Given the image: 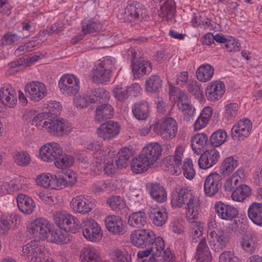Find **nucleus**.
<instances>
[{
    "mask_svg": "<svg viewBox=\"0 0 262 262\" xmlns=\"http://www.w3.org/2000/svg\"><path fill=\"white\" fill-rule=\"evenodd\" d=\"M36 241H31L23 247L22 256L28 262H35L39 258L40 249L38 247Z\"/></svg>",
    "mask_w": 262,
    "mask_h": 262,
    "instance_id": "a878e982",
    "label": "nucleus"
},
{
    "mask_svg": "<svg viewBox=\"0 0 262 262\" xmlns=\"http://www.w3.org/2000/svg\"><path fill=\"white\" fill-rule=\"evenodd\" d=\"M131 66L135 78H140L144 75L148 74L152 70V64L150 62L144 59L138 62H134V64Z\"/></svg>",
    "mask_w": 262,
    "mask_h": 262,
    "instance_id": "72a5a7b5",
    "label": "nucleus"
},
{
    "mask_svg": "<svg viewBox=\"0 0 262 262\" xmlns=\"http://www.w3.org/2000/svg\"><path fill=\"white\" fill-rule=\"evenodd\" d=\"M111 259L114 262H131V256L126 251L116 249L111 253Z\"/></svg>",
    "mask_w": 262,
    "mask_h": 262,
    "instance_id": "603ef678",
    "label": "nucleus"
},
{
    "mask_svg": "<svg viewBox=\"0 0 262 262\" xmlns=\"http://www.w3.org/2000/svg\"><path fill=\"white\" fill-rule=\"evenodd\" d=\"M158 237L150 229H138L135 230L130 235V243L135 247L143 249L153 246L157 243Z\"/></svg>",
    "mask_w": 262,
    "mask_h": 262,
    "instance_id": "39448f33",
    "label": "nucleus"
},
{
    "mask_svg": "<svg viewBox=\"0 0 262 262\" xmlns=\"http://www.w3.org/2000/svg\"><path fill=\"white\" fill-rule=\"evenodd\" d=\"M205 92L208 100L212 101L219 100L225 92V84L220 80L213 81L208 84Z\"/></svg>",
    "mask_w": 262,
    "mask_h": 262,
    "instance_id": "4be33fe9",
    "label": "nucleus"
},
{
    "mask_svg": "<svg viewBox=\"0 0 262 262\" xmlns=\"http://www.w3.org/2000/svg\"><path fill=\"white\" fill-rule=\"evenodd\" d=\"M53 218L57 226L66 232L76 233L81 229L79 220L70 213L57 212L54 214Z\"/></svg>",
    "mask_w": 262,
    "mask_h": 262,
    "instance_id": "20e7f679",
    "label": "nucleus"
},
{
    "mask_svg": "<svg viewBox=\"0 0 262 262\" xmlns=\"http://www.w3.org/2000/svg\"><path fill=\"white\" fill-rule=\"evenodd\" d=\"M58 86L63 94L74 96L80 89L79 80L74 75L64 74L60 78Z\"/></svg>",
    "mask_w": 262,
    "mask_h": 262,
    "instance_id": "6e6552de",
    "label": "nucleus"
},
{
    "mask_svg": "<svg viewBox=\"0 0 262 262\" xmlns=\"http://www.w3.org/2000/svg\"><path fill=\"white\" fill-rule=\"evenodd\" d=\"M147 190L151 198L159 203H163L167 200V192L165 188L158 183H150L147 186Z\"/></svg>",
    "mask_w": 262,
    "mask_h": 262,
    "instance_id": "bb28decb",
    "label": "nucleus"
},
{
    "mask_svg": "<svg viewBox=\"0 0 262 262\" xmlns=\"http://www.w3.org/2000/svg\"><path fill=\"white\" fill-rule=\"evenodd\" d=\"M191 144L194 153L200 155L202 151L210 147L208 136L204 133L194 135L191 138Z\"/></svg>",
    "mask_w": 262,
    "mask_h": 262,
    "instance_id": "393cba45",
    "label": "nucleus"
},
{
    "mask_svg": "<svg viewBox=\"0 0 262 262\" xmlns=\"http://www.w3.org/2000/svg\"><path fill=\"white\" fill-rule=\"evenodd\" d=\"M101 29V24L98 21L91 19L88 23L83 24L82 31L84 34H92L98 32Z\"/></svg>",
    "mask_w": 262,
    "mask_h": 262,
    "instance_id": "864d4df0",
    "label": "nucleus"
},
{
    "mask_svg": "<svg viewBox=\"0 0 262 262\" xmlns=\"http://www.w3.org/2000/svg\"><path fill=\"white\" fill-rule=\"evenodd\" d=\"M131 156L130 150L126 147L121 148L118 152V158L116 160V166L117 168L122 169L126 167L129 163Z\"/></svg>",
    "mask_w": 262,
    "mask_h": 262,
    "instance_id": "de8ad7c7",
    "label": "nucleus"
},
{
    "mask_svg": "<svg viewBox=\"0 0 262 262\" xmlns=\"http://www.w3.org/2000/svg\"><path fill=\"white\" fill-rule=\"evenodd\" d=\"M19 222V217L15 214L2 217L0 220V233H6L11 227L15 226Z\"/></svg>",
    "mask_w": 262,
    "mask_h": 262,
    "instance_id": "c03bdc74",
    "label": "nucleus"
},
{
    "mask_svg": "<svg viewBox=\"0 0 262 262\" xmlns=\"http://www.w3.org/2000/svg\"><path fill=\"white\" fill-rule=\"evenodd\" d=\"M164 242L161 236H158L157 243L153 246L147 247L144 250H140L137 254L139 258H143L147 257L151 254V256L149 258V262H157L158 258L160 257L162 254L165 253Z\"/></svg>",
    "mask_w": 262,
    "mask_h": 262,
    "instance_id": "9d476101",
    "label": "nucleus"
},
{
    "mask_svg": "<svg viewBox=\"0 0 262 262\" xmlns=\"http://www.w3.org/2000/svg\"><path fill=\"white\" fill-rule=\"evenodd\" d=\"M132 112L137 119L145 120L149 115L148 103L145 100L134 103L132 107Z\"/></svg>",
    "mask_w": 262,
    "mask_h": 262,
    "instance_id": "e433bc0d",
    "label": "nucleus"
},
{
    "mask_svg": "<svg viewBox=\"0 0 262 262\" xmlns=\"http://www.w3.org/2000/svg\"><path fill=\"white\" fill-rule=\"evenodd\" d=\"M174 12L175 7L173 0H166L160 7L159 15L162 17L172 15Z\"/></svg>",
    "mask_w": 262,
    "mask_h": 262,
    "instance_id": "6e6d98bb",
    "label": "nucleus"
},
{
    "mask_svg": "<svg viewBox=\"0 0 262 262\" xmlns=\"http://www.w3.org/2000/svg\"><path fill=\"white\" fill-rule=\"evenodd\" d=\"M114 58L111 56L103 57L93 70V81L97 84H104L109 81L114 69Z\"/></svg>",
    "mask_w": 262,
    "mask_h": 262,
    "instance_id": "7ed1b4c3",
    "label": "nucleus"
},
{
    "mask_svg": "<svg viewBox=\"0 0 262 262\" xmlns=\"http://www.w3.org/2000/svg\"><path fill=\"white\" fill-rule=\"evenodd\" d=\"M227 133L224 129H219L214 131L209 139V145L215 148L223 144L226 141Z\"/></svg>",
    "mask_w": 262,
    "mask_h": 262,
    "instance_id": "58836bf2",
    "label": "nucleus"
},
{
    "mask_svg": "<svg viewBox=\"0 0 262 262\" xmlns=\"http://www.w3.org/2000/svg\"><path fill=\"white\" fill-rule=\"evenodd\" d=\"M184 204L186 207L187 220L190 223L196 221L198 217L200 208L199 200L196 198L190 189L186 187H182L171 195V204L173 208L181 207Z\"/></svg>",
    "mask_w": 262,
    "mask_h": 262,
    "instance_id": "f257e3e1",
    "label": "nucleus"
},
{
    "mask_svg": "<svg viewBox=\"0 0 262 262\" xmlns=\"http://www.w3.org/2000/svg\"><path fill=\"white\" fill-rule=\"evenodd\" d=\"M238 165V161L234 157L231 156L226 158L222 162L220 168V172L222 176H229Z\"/></svg>",
    "mask_w": 262,
    "mask_h": 262,
    "instance_id": "37998d69",
    "label": "nucleus"
},
{
    "mask_svg": "<svg viewBox=\"0 0 262 262\" xmlns=\"http://www.w3.org/2000/svg\"><path fill=\"white\" fill-rule=\"evenodd\" d=\"M222 186V176L217 172H212L206 177L204 181L205 194L207 196H213L219 191Z\"/></svg>",
    "mask_w": 262,
    "mask_h": 262,
    "instance_id": "ddd939ff",
    "label": "nucleus"
},
{
    "mask_svg": "<svg viewBox=\"0 0 262 262\" xmlns=\"http://www.w3.org/2000/svg\"><path fill=\"white\" fill-rule=\"evenodd\" d=\"M163 81L158 75H152L145 81V90L150 93L160 91L162 87Z\"/></svg>",
    "mask_w": 262,
    "mask_h": 262,
    "instance_id": "79ce46f5",
    "label": "nucleus"
},
{
    "mask_svg": "<svg viewBox=\"0 0 262 262\" xmlns=\"http://www.w3.org/2000/svg\"><path fill=\"white\" fill-rule=\"evenodd\" d=\"M252 123L249 119L239 120L231 128V137L233 140L243 141L247 138L252 129Z\"/></svg>",
    "mask_w": 262,
    "mask_h": 262,
    "instance_id": "f8f14e48",
    "label": "nucleus"
},
{
    "mask_svg": "<svg viewBox=\"0 0 262 262\" xmlns=\"http://www.w3.org/2000/svg\"><path fill=\"white\" fill-rule=\"evenodd\" d=\"M215 211L220 218L227 221H231L238 215V211L235 207L225 204L222 202L216 203Z\"/></svg>",
    "mask_w": 262,
    "mask_h": 262,
    "instance_id": "5701e85b",
    "label": "nucleus"
},
{
    "mask_svg": "<svg viewBox=\"0 0 262 262\" xmlns=\"http://www.w3.org/2000/svg\"><path fill=\"white\" fill-rule=\"evenodd\" d=\"M88 95L90 103L95 107L110 99V93L103 88L93 89Z\"/></svg>",
    "mask_w": 262,
    "mask_h": 262,
    "instance_id": "c756f323",
    "label": "nucleus"
},
{
    "mask_svg": "<svg viewBox=\"0 0 262 262\" xmlns=\"http://www.w3.org/2000/svg\"><path fill=\"white\" fill-rule=\"evenodd\" d=\"M239 183L240 181L238 180V177L231 176L226 180L224 185V189L226 191H231L237 187L236 186Z\"/></svg>",
    "mask_w": 262,
    "mask_h": 262,
    "instance_id": "69168bd1",
    "label": "nucleus"
},
{
    "mask_svg": "<svg viewBox=\"0 0 262 262\" xmlns=\"http://www.w3.org/2000/svg\"><path fill=\"white\" fill-rule=\"evenodd\" d=\"M107 230L115 235H123L126 232V226L119 215H110L105 219Z\"/></svg>",
    "mask_w": 262,
    "mask_h": 262,
    "instance_id": "aec40b11",
    "label": "nucleus"
},
{
    "mask_svg": "<svg viewBox=\"0 0 262 262\" xmlns=\"http://www.w3.org/2000/svg\"><path fill=\"white\" fill-rule=\"evenodd\" d=\"M196 258L198 262L211 261L212 256L205 238H203L197 246Z\"/></svg>",
    "mask_w": 262,
    "mask_h": 262,
    "instance_id": "473e14b6",
    "label": "nucleus"
},
{
    "mask_svg": "<svg viewBox=\"0 0 262 262\" xmlns=\"http://www.w3.org/2000/svg\"><path fill=\"white\" fill-rule=\"evenodd\" d=\"M248 215L254 224L262 227V204L256 202L251 204L248 210Z\"/></svg>",
    "mask_w": 262,
    "mask_h": 262,
    "instance_id": "7c9ffc66",
    "label": "nucleus"
},
{
    "mask_svg": "<svg viewBox=\"0 0 262 262\" xmlns=\"http://www.w3.org/2000/svg\"><path fill=\"white\" fill-rule=\"evenodd\" d=\"M67 234L66 232L63 233L61 230H51V238L50 240L58 244H64L69 241Z\"/></svg>",
    "mask_w": 262,
    "mask_h": 262,
    "instance_id": "13d9d810",
    "label": "nucleus"
},
{
    "mask_svg": "<svg viewBox=\"0 0 262 262\" xmlns=\"http://www.w3.org/2000/svg\"><path fill=\"white\" fill-rule=\"evenodd\" d=\"M183 171L184 176L187 179L191 180L193 178L195 175V171L193 168L191 160L188 159L185 160L183 163Z\"/></svg>",
    "mask_w": 262,
    "mask_h": 262,
    "instance_id": "e2e57ef3",
    "label": "nucleus"
},
{
    "mask_svg": "<svg viewBox=\"0 0 262 262\" xmlns=\"http://www.w3.org/2000/svg\"><path fill=\"white\" fill-rule=\"evenodd\" d=\"M128 88L126 87L117 85L113 89L114 97L120 101H122L128 97Z\"/></svg>",
    "mask_w": 262,
    "mask_h": 262,
    "instance_id": "0e129e2a",
    "label": "nucleus"
},
{
    "mask_svg": "<svg viewBox=\"0 0 262 262\" xmlns=\"http://www.w3.org/2000/svg\"><path fill=\"white\" fill-rule=\"evenodd\" d=\"M71 204L75 211L81 214L87 213L92 209V205L91 203L81 196L73 199Z\"/></svg>",
    "mask_w": 262,
    "mask_h": 262,
    "instance_id": "2f4dec72",
    "label": "nucleus"
},
{
    "mask_svg": "<svg viewBox=\"0 0 262 262\" xmlns=\"http://www.w3.org/2000/svg\"><path fill=\"white\" fill-rule=\"evenodd\" d=\"M120 126L116 121L110 120L102 123L97 129L99 137L104 140H109L116 137L120 133Z\"/></svg>",
    "mask_w": 262,
    "mask_h": 262,
    "instance_id": "4468645a",
    "label": "nucleus"
},
{
    "mask_svg": "<svg viewBox=\"0 0 262 262\" xmlns=\"http://www.w3.org/2000/svg\"><path fill=\"white\" fill-rule=\"evenodd\" d=\"M143 9L137 1H129L123 13V19L126 23H137L140 20Z\"/></svg>",
    "mask_w": 262,
    "mask_h": 262,
    "instance_id": "2eb2a0df",
    "label": "nucleus"
},
{
    "mask_svg": "<svg viewBox=\"0 0 262 262\" xmlns=\"http://www.w3.org/2000/svg\"><path fill=\"white\" fill-rule=\"evenodd\" d=\"M148 215L153 224L157 227L162 226L167 220V213L164 209H152Z\"/></svg>",
    "mask_w": 262,
    "mask_h": 262,
    "instance_id": "c9c22d12",
    "label": "nucleus"
},
{
    "mask_svg": "<svg viewBox=\"0 0 262 262\" xmlns=\"http://www.w3.org/2000/svg\"><path fill=\"white\" fill-rule=\"evenodd\" d=\"M28 231L30 236L35 240H45L51 233V225L44 218L35 219L28 226Z\"/></svg>",
    "mask_w": 262,
    "mask_h": 262,
    "instance_id": "423d86ee",
    "label": "nucleus"
},
{
    "mask_svg": "<svg viewBox=\"0 0 262 262\" xmlns=\"http://www.w3.org/2000/svg\"><path fill=\"white\" fill-rule=\"evenodd\" d=\"M107 101H105L96 107L95 121L99 123L111 119L114 116V108Z\"/></svg>",
    "mask_w": 262,
    "mask_h": 262,
    "instance_id": "b1692460",
    "label": "nucleus"
},
{
    "mask_svg": "<svg viewBox=\"0 0 262 262\" xmlns=\"http://www.w3.org/2000/svg\"><path fill=\"white\" fill-rule=\"evenodd\" d=\"M17 203L19 210L26 214L32 213L35 208L33 200L25 194H19L17 197Z\"/></svg>",
    "mask_w": 262,
    "mask_h": 262,
    "instance_id": "f704fd0d",
    "label": "nucleus"
},
{
    "mask_svg": "<svg viewBox=\"0 0 262 262\" xmlns=\"http://www.w3.org/2000/svg\"><path fill=\"white\" fill-rule=\"evenodd\" d=\"M40 159L46 162L54 161L55 165L61 169L71 166L74 163L72 156L63 154L62 148L56 142L42 146L39 149Z\"/></svg>",
    "mask_w": 262,
    "mask_h": 262,
    "instance_id": "f03ea898",
    "label": "nucleus"
},
{
    "mask_svg": "<svg viewBox=\"0 0 262 262\" xmlns=\"http://www.w3.org/2000/svg\"><path fill=\"white\" fill-rule=\"evenodd\" d=\"M84 237L91 242L99 241L102 236L101 228L94 220L85 219L81 224Z\"/></svg>",
    "mask_w": 262,
    "mask_h": 262,
    "instance_id": "1a4fd4ad",
    "label": "nucleus"
},
{
    "mask_svg": "<svg viewBox=\"0 0 262 262\" xmlns=\"http://www.w3.org/2000/svg\"><path fill=\"white\" fill-rule=\"evenodd\" d=\"M15 163L21 166H27L30 162L31 158L27 151H21L17 152L13 156Z\"/></svg>",
    "mask_w": 262,
    "mask_h": 262,
    "instance_id": "5fc2aeb1",
    "label": "nucleus"
},
{
    "mask_svg": "<svg viewBox=\"0 0 262 262\" xmlns=\"http://www.w3.org/2000/svg\"><path fill=\"white\" fill-rule=\"evenodd\" d=\"M241 245L246 253L252 254L257 247L256 238L251 235H246L242 239Z\"/></svg>",
    "mask_w": 262,
    "mask_h": 262,
    "instance_id": "49530a36",
    "label": "nucleus"
},
{
    "mask_svg": "<svg viewBox=\"0 0 262 262\" xmlns=\"http://www.w3.org/2000/svg\"><path fill=\"white\" fill-rule=\"evenodd\" d=\"M174 95L178 98L177 106L179 109L183 112L188 110L190 105L188 103L184 102V99L186 97L184 92L178 89L175 91Z\"/></svg>",
    "mask_w": 262,
    "mask_h": 262,
    "instance_id": "052dcab7",
    "label": "nucleus"
},
{
    "mask_svg": "<svg viewBox=\"0 0 262 262\" xmlns=\"http://www.w3.org/2000/svg\"><path fill=\"white\" fill-rule=\"evenodd\" d=\"M150 165L148 160L141 154L138 157L134 158L131 163L132 170L137 174L146 171Z\"/></svg>",
    "mask_w": 262,
    "mask_h": 262,
    "instance_id": "ea45409f",
    "label": "nucleus"
},
{
    "mask_svg": "<svg viewBox=\"0 0 262 262\" xmlns=\"http://www.w3.org/2000/svg\"><path fill=\"white\" fill-rule=\"evenodd\" d=\"M42 127L54 136L60 137L67 135L70 131V127L62 119H48L44 121Z\"/></svg>",
    "mask_w": 262,
    "mask_h": 262,
    "instance_id": "9b49d317",
    "label": "nucleus"
},
{
    "mask_svg": "<svg viewBox=\"0 0 262 262\" xmlns=\"http://www.w3.org/2000/svg\"><path fill=\"white\" fill-rule=\"evenodd\" d=\"M228 242L227 235L224 230L212 231L209 233V246L216 252H220L225 248Z\"/></svg>",
    "mask_w": 262,
    "mask_h": 262,
    "instance_id": "6ab92c4d",
    "label": "nucleus"
},
{
    "mask_svg": "<svg viewBox=\"0 0 262 262\" xmlns=\"http://www.w3.org/2000/svg\"><path fill=\"white\" fill-rule=\"evenodd\" d=\"M162 147L157 142L148 144L142 150V155L145 157L150 164L155 162L161 155Z\"/></svg>",
    "mask_w": 262,
    "mask_h": 262,
    "instance_id": "c85d7f7f",
    "label": "nucleus"
},
{
    "mask_svg": "<svg viewBox=\"0 0 262 262\" xmlns=\"http://www.w3.org/2000/svg\"><path fill=\"white\" fill-rule=\"evenodd\" d=\"M25 93L31 100L38 102L46 96V86L41 82L33 81L26 85Z\"/></svg>",
    "mask_w": 262,
    "mask_h": 262,
    "instance_id": "f3484780",
    "label": "nucleus"
},
{
    "mask_svg": "<svg viewBox=\"0 0 262 262\" xmlns=\"http://www.w3.org/2000/svg\"><path fill=\"white\" fill-rule=\"evenodd\" d=\"M153 130L163 139L169 140L174 138L178 131L177 123L172 118H167L160 123L153 125Z\"/></svg>",
    "mask_w": 262,
    "mask_h": 262,
    "instance_id": "0eeeda50",
    "label": "nucleus"
},
{
    "mask_svg": "<svg viewBox=\"0 0 262 262\" xmlns=\"http://www.w3.org/2000/svg\"><path fill=\"white\" fill-rule=\"evenodd\" d=\"M146 219L145 213L143 211H139L133 212L129 215L127 223L132 227L140 228L146 225Z\"/></svg>",
    "mask_w": 262,
    "mask_h": 262,
    "instance_id": "4c0bfd02",
    "label": "nucleus"
},
{
    "mask_svg": "<svg viewBox=\"0 0 262 262\" xmlns=\"http://www.w3.org/2000/svg\"><path fill=\"white\" fill-rule=\"evenodd\" d=\"M80 257L82 262H100L99 253L94 247H84L81 252Z\"/></svg>",
    "mask_w": 262,
    "mask_h": 262,
    "instance_id": "a19ab883",
    "label": "nucleus"
},
{
    "mask_svg": "<svg viewBox=\"0 0 262 262\" xmlns=\"http://www.w3.org/2000/svg\"><path fill=\"white\" fill-rule=\"evenodd\" d=\"M251 190L250 188L246 185H239L236 187L232 193V198L233 200L241 202L250 196Z\"/></svg>",
    "mask_w": 262,
    "mask_h": 262,
    "instance_id": "09e8293b",
    "label": "nucleus"
},
{
    "mask_svg": "<svg viewBox=\"0 0 262 262\" xmlns=\"http://www.w3.org/2000/svg\"><path fill=\"white\" fill-rule=\"evenodd\" d=\"M240 43L235 39H227L225 46L228 52H236L240 50Z\"/></svg>",
    "mask_w": 262,
    "mask_h": 262,
    "instance_id": "338daca9",
    "label": "nucleus"
},
{
    "mask_svg": "<svg viewBox=\"0 0 262 262\" xmlns=\"http://www.w3.org/2000/svg\"><path fill=\"white\" fill-rule=\"evenodd\" d=\"M0 102L4 106L9 108H13L17 104V93L10 84H5L1 88Z\"/></svg>",
    "mask_w": 262,
    "mask_h": 262,
    "instance_id": "dca6fc26",
    "label": "nucleus"
},
{
    "mask_svg": "<svg viewBox=\"0 0 262 262\" xmlns=\"http://www.w3.org/2000/svg\"><path fill=\"white\" fill-rule=\"evenodd\" d=\"M112 184L110 180L97 181L91 186V190L96 194L104 192H109L112 189Z\"/></svg>",
    "mask_w": 262,
    "mask_h": 262,
    "instance_id": "8fccbe9b",
    "label": "nucleus"
},
{
    "mask_svg": "<svg viewBox=\"0 0 262 262\" xmlns=\"http://www.w3.org/2000/svg\"><path fill=\"white\" fill-rule=\"evenodd\" d=\"M220 156L219 152L215 148H208L201 154L198 159V165L201 169H208L218 162Z\"/></svg>",
    "mask_w": 262,
    "mask_h": 262,
    "instance_id": "a211bd4d",
    "label": "nucleus"
},
{
    "mask_svg": "<svg viewBox=\"0 0 262 262\" xmlns=\"http://www.w3.org/2000/svg\"><path fill=\"white\" fill-rule=\"evenodd\" d=\"M183 152L176 149L174 156H170L164 158L162 161L163 165L168 168V170L172 174L178 176L181 173L182 156Z\"/></svg>",
    "mask_w": 262,
    "mask_h": 262,
    "instance_id": "412c9836",
    "label": "nucleus"
},
{
    "mask_svg": "<svg viewBox=\"0 0 262 262\" xmlns=\"http://www.w3.org/2000/svg\"><path fill=\"white\" fill-rule=\"evenodd\" d=\"M187 88L188 91L198 98L202 96L203 90L201 88V84L196 80L189 81L188 82Z\"/></svg>",
    "mask_w": 262,
    "mask_h": 262,
    "instance_id": "680f3d73",
    "label": "nucleus"
},
{
    "mask_svg": "<svg viewBox=\"0 0 262 262\" xmlns=\"http://www.w3.org/2000/svg\"><path fill=\"white\" fill-rule=\"evenodd\" d=\"M53 176L50 174H42L38 176L36 179V182L38 186L45 188L52 189L55 187L54 181H53Z\"/></svg>",
    "mask_w": 262,
    "mask_h": 262,
    "instance_id": "3c124183",
    "label": "nucleus"
},
{
    "mask_svg": "<svg viewBox=\"0 0 262 262\" xmlns=\"http://www.w3.org/2000/svg\"><path fill=\"white\" fill-rule=\"evenodd\" d=\"M142 51L138 48H130L127 51L128 58H130L132 65L134 64V62H138L144 59Z\"/></svg>",
    "mask_w": 262,
    "mask_h": 262,
    "instance_id": "bf43d9fd",
    "label": "nucleus"
},
{
    "mask_svg": "<svg viewBox=\"0 0 262 262\" xmlns=\"http://www.w3.org/2000/svg\"><path fill=\"white\" fill-rule=\"evenodd\" d=\"M107 204L110 208L118 214L126 216L129 210L124 199L120 196L113 195L107 200Z\"/></svg>",
    "mask_w": 262,
    "mask_h": 262,
    "instance_id": "cd10ccee",
    "label": "nucleus"
},
{
    "mask_svg": "<svg viewBox=\"0 0 262 262\" xmlns=\"http://www.w3.org/2000/svg\"><path fill=\"white\" fill-rule=\"evenodd\" d=\"M219 262H239L238 258L230 251L223 252L220 256Z\"/></svg>",
    "mask_w": 262,
    "mask_h": 262,
    "instance_id": "774afa93",
    "label": "nucleus"
},
{
    "mask_svg": "<svg viewBox=\"0 0 262 262\" xmlns=\"http://www.w3.org/2000/svg\"><path fill=\"white\" fill-rule=\"evenodd\" d=\"M213 74L214 69L209 64L201 65L196 71L198 79L203 82L210 80Z\"/></svg>",
    "mask_w": 262,
    "mask_h": 262,
    "instance_id": "a18cd8bd",
    "label": "nucleus"
},
{
    "mask_svg": "<svg viewBox=\"0 0 262 262\" xmlns=\"http://www.w3.org/2000/svg\"><path fill=\"white\" fill-rule=\"evenodd\" d=\"M238 105L235 103H231L225 107L224 117L228 120H233L237 115Z\"/></svg>",
    "mask_w": 262,
    "mask_h": 262,
    "instance_id": "4d7b16f0",
    "label": "nucleus"
}]
</instances>
